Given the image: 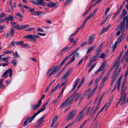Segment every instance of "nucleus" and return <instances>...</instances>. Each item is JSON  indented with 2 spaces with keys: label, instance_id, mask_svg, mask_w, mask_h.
<instances>
[{
  "label": "nucleus",
  "instance_id": "4",
  "mask_svg": "<svg viewBox=\"0 0 128 128\" xmlns=\"http://www.w3.org/2000/svg\"><path fill=\"white\" fill-rule=\"evenodd\" d=\"M125 22L123 20L121 21L120 23L117 28H119L121 33H124L125 30Z\"/></svg>",
  "mask_w": 128,
  "mask_h": 128
},
{
  "label": "nucleus",
  "instance_id": "64",
  "mask_svg": "<svg viewBox=\"0 0 128 128\" xmlns=\"http://www.w3.org/2000/svg\"><path fill=\"white\" fill-rule=\"evenodd\" d=\"M104 57L105 54L104 53H103L99 57L100 58H104Z\"/></svg>",
  "mask_w": 128,
  "mask_h": 128
},
{
  "label": "nucleus",
  "instance_id": "51",
  "mask_svg": "<svg viewBox=\"0 0 128 128\" xmlns=\"http://www.w3.org/2000/svg\"><path fill=\"white\" fill-rule=\"evenodd\" d=\"M6 14L4 13H2L0 14V20L3 17H6Z\"/></svg>",
  "mask_w": 128,
  "mask_h": 128
},
{
  "label": "nucleus",
  "instance_id": "32",
  "mask_svg": "<svg viewBox=\"0 0 128 128\" xmlns=\"http://www.w3.org/2000/svg\"><path fill=\"white\" fill-rule=\"evenodd\" d=\"M45 116H43L41 118H40L37 121V122L38 123H40V124H41L44 122V121L42 120L44 117Z\"/></svg>",
  "mask_w": 128,
  "mask_h": 128
},
{
  "label": "nucleus",
  "instance_id": "1",
  "mask_svg": "<svg viewBox=\"0 0 128 128\" xmlns=\"http://www.w3.org/2000/svg\"><path fill=\"white\" fill-rule=\"evenodd\" d=\"M71 97V96L65 100L61 105L60 108H62L66 105H68L70 107L71 104L73 102V100H72Z\"/></svg>",
  "mask_w": 128,
  "mask_h": 128
},
{
  "label": "nucleus",
  "instance_id": "19",
  "mask_svg": "<svg viewBox=\"0 0 128 128\" xmlns=\"http://www.w3.org/2000/svg\"><path fill=\"white\" fill-rule=\"evenodd\" d=\"M28 39L30 40L36 42V39L35 38L34 35L29 34L28 35Z\"/></svg>",
  "mask_w": 128,
  "mask_h": 128
},
{
  "label": "nucleus",
  "instance_id": "20",
  "mask_svg": "<svg viewBox=\"0 0 128 128\" xmlns=\"http://www.w3.org/2000/svg\"><path fill=\"white\" fill-rule=\"evenodd\" d=\"M127 14V12L125 8H123L122 10V14L120 16V18L122 19V18L124 16H125Z\"/></svg>",
  "mask_w": 128,
  "mask_h": 128
},
{
  "label": "nucleus",
  "instance_id": "33",
  "mask_svg": "<svg viewBox=\"0 0 128 128\" xmlns=\"http://www.w3.org/2000/svg\"><path fill=\"white\" fill-rule=\"evenodd\" d=\"M11 63L14 65V66L16 67L17 64V60H12Z\"/></svg>",
  "mask_w": 128,
  "mask_h": 128
},
{
  "label": "nucleus",
  "instance_id": "48",
  "mask_svg": "<svg viewBox=\"0 0 128 128\" xmlns=\"http://www.w3.org/2000/svg\"><path fill=\"white\" fill-rule=\"evenodd\" d=\"M96 64H93L92 66L90 68V69L88 70V72H90L92 70V69H93L94 67L96 66Z\"/></svg>",
  "mask_w": 128,
  "mask_h": 128
},
{
  "label": "nucleus",
  "instance_id": "9",
  "mask_svg": "<svg viewBox=\"0 0 128 128\" xmlns=\"http://www.w3.org/2000/svg\"><path fill=\"white\" fill-rule=\"evenodd\" d=\"M41 101H38L37 104L34 105H32L31 106V108L33 110H36L38 109L41 104Z\"/></svg>",
  "mask_w": 128,
  "mask_h": 128
},
{
  "label": "nucleus",
  "instance_id": "8",
  "mask_svg": "<svg viewBox=\"0 0 128 128\" xmlns=\"http://www.w3.org/2000/svg\"><path fill=\"white\" fill-rule=\"evenodd\" d=\"M75 52L74 51L68 56H66L64 58L61 62L60 64L59 65V67L60 68L61 67L62 65L65 62L68 60V59L69 58V57L73 55Z\"/></svg>",
  "mask_w": 128,
  "mask_h": 128
},
{
  "label": "nucleus",
  "instance_id": "2",
  "mask_svg": "<svg viewBox=\"0 0 128 128\" xmlns=\"http://www.w3.org/2000/svg\"><path fill=\"white\" fill-rule=\"evenodd\" d=\"M58 68L57 66L54 65L52 66L48 70L47 72V74L48 75L49 77H50L51 76L55 73L56 71H58V70H56V69Z\"/></svg>",
  "mask_w": 128,
  "mask_h": 128
},
{
  "label": "nucleus",
  "instance_id": "61",
  "mask_svg": "<svg viewBox=\"0 0 128 128\" xmlns=\"http://www.w3.org/2000/svg\"><path fill=\"white\" fill-rule=\"evenodd\" d=\"M4 52L5 54H10L11 53H12L13 52L12 51L7 50V51H4Z\"/></svg>",
  "mask_w": 128,
  "mask_h": 128
},
{
  "label": "nucleus",
  "instance_id": "49",
  "mask_svg": "<svg viewBox=\"0 0 128 128\" xmlns=\"http://www.w3.org/2000/svg\"><path fill=\"white\" fill-rule=\"evenodd\" d=\"M111 104V102H106L105 104L104 105V106H105L107 107L108 108L110 106Z\"/></svg>",
  "mask_w": 128,
  "mask_h": 128
},
{
  "label": "nucleus",
  "instance_id": "55",
  "mask_svg": "<svg viewBox=\"0 0 128 128\" xmlns=\"http://www.w3.org/2000/svg\"><path fill=\"white\" fill-rule=\"evenodd\" d=\"M16 15L21 18H23L22 15L20 13H16L15 14Z\"/></svg>",
  "mask_w": 128,
  "mask_h": 128
},
{
  "label": "nucleus",
  "instance_id": "14",
  "mask_svg": "<svg viewBox=\"0 0 128 128\" xmlns=\"http://www.w3.org/2000/svg\"><path fill=\"white\" fill-rule=\"evenodd\" d=\"M96 36L95 35L92 36L90 35L89 36L88 42V45H90L92 44L93 41V39L96 38Z\"/></svg>",
  "mask_w": 128,
  "mask_h": 128
},
{
  "label": "nucleus",
  "instance_id": "46",
  "mask_svg": "<svg viewBox=\"0 0 128 128\" xmlns=\"http://www.w3.org/2000/svg\"><path fill=\"white\" fill-rule=\"evenodd\" d=\"M104 94V93H103L102 94V96H100V98L98 102L97 103V104H98V105H100V103L101 102V101L102 98Z\"/></svg>",
  "mask_w": 128,
  "mask_h": 128
},
{
  "label": "nucleus",
  "instance_id": "56",
  "mask_svg": "<svg viewBox=\"0 0 128 128\" xmlns=\"http://www.w3.org/2000/svg\"><path fill=\"white\" fill-rule=\"evenodd\" d=\"M13 53V55L16 58H18L19 57L18 55V53L17 52H15L14 53Z\"/></svg>",
  "mask_w": 128,
  "mask_h": 128
},
{
  "label": "nucleus",
  "instance_id": "43",
  "mask_svg": "<svg viewBox=\"0 0 128 128\" xmlns=\"http://www.w3.org/2000/svg\"><path fill=\"white\" fill-rule=\"evenodd\" d=\"M101 78V76H100L98 78H97L96 79L94 83V84L96 85L97 84L98 82L100 80Z\"/></svg>",
  "mask_w": 128,
  "mask_h": 128
},
{
  "label": "nucleus",
  "instance_id": "10",
  "mask_svg": "<svg viewBox=\"0 0 128 128\" xmlns=\"http://www.w3.org/2000/svg\"><path fill=\"white\" fill-rule=\"evenodd\" d=\"M120 59L118 58L116 59V61L115 62L114 64V65L115 66H117V67L116 69L114 70L113 72V74L114 75L115 74L117 70L118 69L120 63Z\"/></svg>",
  "mask_w": 128,
  "mask_h": 128
},
{
  "label": "nucleus",
  "instance_id": "6",
  "mask_svg": "<svg viewBox=\"0 0 128 128\" xmlns=\"http://www.w3.org/2000/svg\"><path fill=\"white\" fill-rule=\"evenodd\" d=\"M126 97L124 96H121L119 98V100L118 102L116 104L115 106L116 107L118 104L121 102L120 104L121 105H122L125 104L124 103V100L126 99Z\"/></svg>",
  "mask_w": 128,
  "mask_h": 128
},
{
  "label": "nucleus",
  "instance_id": "54",
  "mask_svg": "<svg viewBox=\"0 0 128 128\" xmlns=\"http://www.w3.org/2000/svg\"><path fill=\"white\" fill-rule=\"evenodd\" d=\"M5 86H4L2 82V81H0V88H5Z\"/></svg>",
  "mask_w": 128,
  "mask_h": 128
},
{
  "label": "nucleus",
  "instance_id": "44",
  "mask_svg": "<svg viewBox=\"0 0 128 128\" xmlns=\"http://www.w3.org/2000/svg\"><path fill=\"white\" fill-rule=\"evenodd\" d=\"M24 43V42L23 41H18L17 42H15V44H16V45H18L19 44H23Z\"/></svg>",
  "mask_w": 128,
  "mask_h": 128
},
{
  "label": "nucleus",
  "instance_id": "45",
  "mask_svg": "<svg viewBox=\"0 0 128 128\" xmlns=\"http://www.w3.org/2000/svg\"><path fill=\"white\" fill-rule=\"evenodd\" d=\"M22 46L24 48H28L29 47V45H28V44H22Z\"/></svg>",
  "mask_w": 128,
  "mask_h": 128
},
{
  "label": "nucleus",
  "instance_id": "29",
  "mask_svg": "<svg viewBox=\"0 0 128 128\" xmlns=\"http://www.w3.org/2000/svg\"><path fill=\"white\" fill-rule=\"evenodd\" d=\"M98 56L97 55H96L95 56H92L90 60L93 62H94L96 61L98 58Z\"/></svg>",
  "mask_w": 128,
  "mask_h": 128
},
{
  "label": "nucleus",
  "instance_id": "40",
  "mask_svg": "<svg viewBox=\"0 0 128 128\" xmlns=\"http://www.w3.org/2000/svg\"><path fill=\"white\" fill-rule=\"evenodd\" d=\"M90 90V88H89L85 92L84 94L83 95L84 96L86 97V96L88 95V94L89 93Z\"/></svg>",
  "mask_w": 128,
  "mask_h": 128
},
{
  "label": "nucleus",
  "instance_id": "59",
  "mask_svg": "<svg viewBox=\"0 0 128 128\" xmlns=\"http://www.w3.org/2000/svg\"><path fill=\"white\" fill-rule=\"evenodd\" d=\"M102 44H101L100 46H98V48L97 49V50H99L100 51L101 50V49H102Z\"/></svg>",
  "mask_w": 128,
  "mask_h": 128
},
{
  "label": "nucleus",
  "instance_id": "25",
  "mask_svg": "<svg viewBox=\"0 0 128 128\" xmlns=\"http://www.w3.org/2000/svg\"><path fill=\"white\" fill-rule=\"evenodd\" d=\"M47 5L48 7L52 8L55 6L56 4L53 2H49L48 4H47Z\"/></svg>",
  "mask_w": 128,
  "mask_h": 128
},
{
  "label": "nucleus",
  "instance_id": "52",
  "mask_svg": "<svg viewBox=\"0 0 128 128\" xmlns=\"http://www.w3.org/2000/svg\"><path fill=\"white\" fill-rule=\"evenodd\" d=\"M92 16V15L91 14H90L89 16H88L87 18H86L84 21H85L86 22Z\"/></svg>",
  "mask_w": 128,
  "mask_h": 128
},
{
  "label": "nucleus",
  "instance_id": "12",
  "mask_svg": "<svg viewBox=\"0 0 128 128\" xmlns=\"http://www.w3.org/2000/svg\"><path fill=\"white\" fill-rule=\"evenodd\" d=\"M106 60H104V61L102 64L101 66L96 71L94 72V74H97L98 73L100 72L102 70V68L104 69V66H106Z\"/></svg>",
  "mask_w": 128,
  "mask_h": 128
},
{
  "label": "nucleus",
  "instance_id": "15",
  "mask_svg": "<svg viewBox=\"0 0 128 128\" xmlns=\"http://www.w3.org/2000/svg\"><path fill=\"white\" fill-rule=\"evenodd\" d=\"M81 95V94L80 93H79L78 94V92L76 93L74 96H73V98H71L72 100H73V101L74 100L76 99L75 100V101L76 102L78 99L80 97Z\"/></svg>",
  "mask_w": 128,
  "mask_h": 128
},
{
  "label": "nucleus",
  "instance_id": "37",
  "mask_svg": "<svg viewBox=\"0 0 128 128\" xmlns=\"http://www.w3.org/2000/svg\"><path fill=\"white\" fill-rule=\"evenodd\" d=\"M69 47L68 46H66L64 47V48H63L62 50H61L62 52H66V51H67L69 50Z\"/></svg>",
  "mask_w": 128,
  "mask_h": 128
},
{
  "label": "nucleus",
  "instance_id": "47",
  "mask_svg": "<svg viewBox=\"0 0 128 128\" xmlns=\"http://www.w3.org/2000/svg\"><path fill=\"white\" fill-rule=\"evenodd\" d=\"M99 105H98V104H97L96 107V108L94 110V112H93L92 114V115L91 119H92V117H93V116L94 114V113H95L96 112V111L97 110L98 108V107L99 106Z\"/></svg>",
  "mask_w": 128,
  "mask_h": 128
},
{
  "label": "nucleus",
  "instance_id": "7",
  "mask_svg": "<svg viewBox=\"0 0 128 128\" xmlns=\"http://www.w3.org/2000/svg\"><path fill=\"white\" fill-rule=\"evenodd\" d=\"M8 73H9L10 77H12V70L11 69H10L6 71L2 76V77H3L4 78H5L7 76Z\"/></svg>",
  "mask_w": 128,
  "mask_h": 128
},
{
  "label": "nucleus",
  "instance_id": "22",
  "mask_svg": "<svg viewBox=\"0 0 128 128\" xmlns=\"http://www.w3.org/2000/svg\"><path fill=\"white\" fill-rule=\"evenodd\" d=\"M58 115H57L53 118L52 120V124L50 126V127H52L54 126L55 122H56L58 120Z\"/></svg>",
  "mask_w": 128,
  "mask_h": 128
},
{
  "label": "nucleus",
  "instance_id": "5",
  "mask_svg": "<svg viewBox=\"0 0 128 128\" xmlns=\"http://www.w3.org/2000/svg\"><path fill=\"white\" fill-rule=\"evenodd\" d=\"M77 112L76 110H72L68 114V116L67 119V120L68 121L72 120Z\"/></svg>",
  "mask_w": 128,
  "mask_h": 128
},
{
  "label": "nucleus",
  "instance_id": "23",
  "mask_svg": "<svg viewBox=\"0 0 128 128\" xmlns=\"http://www.w3.org/2000/svg\"><path fill=\"white\" fill-rule=\"evenodd\" d=\"M5 20L7 21H12L13 20V17L12 15H10L5 18Z\"/></svg>",
  "mask_w": 128,
  "mask_h": 128
},
{
  "label": "nucleus",
  "instance_id": "58",
  "mask_svg": "<svg viewBox=\"0 0 128 128\" xmlns=\"http://www.w3.org/2000/svg\"><path fill=\"white\" fill-rule=\"evenodd\" d=\"M22 26L23 30V29H24L27 28L29 26V25L28 24H24V25H22Z\"/></svg>",
  "mask_w": 128,
  "mask_h": 128
},
{
  "label": "nucleus",
  "instance_id": "57",
  "mask_svg": "<svg viewBox=\"0 0 128 128\" xmlns=\"http://www.w3.org/2000/svg\"><path fill=\"white\" fill-rule=\"evenodd\" d=\"M120 12H118V11L116 12L115 13L114 15L113 16L112 18H114L115 17H116V16H117V15Z\"/></svg>",
  "mask_w": 128,
  "mask_h": 128
},
{
  "label": "nucleus",
  "instance_id": "18",
  "mask_svg": "<svg viewBox=\"0 0 128 128\" xmlns=\"http://www.w3.org/2000/svg\"><path fill=\"white\" fill-rule=\"evenodd\" d=\"M40 112H38V111L36 113H34L32 116L30 117H29L30 118L29 119V121L28 122L29 123H30L34 119L35 117L39 114Z\"/></svg>",
  "mask_w": 128,
  "mask_h": 128
},
{
  "label": "nucleus",
  "instance_id": "3",
  "mask_svg": "<svg viewBox=\"0 0 128 128\" xmlns=\"http://www.w3.org/2000/svg\"><path fill=\"white\" fill-rule=\"evenodd\" d=\"M122 77H120L117 80L115 84L114 85V87L111 91V92H112L116 89V87H117L118 92L120 88V86L121 84V80L122 79Z\"/></svg>",
  "mask_w": 128,
  "mask_h": 128
},
{
  "label": "nucleus",
  "instance_id": "34",
  "mask_svg": "<svg viewBox=\"0 0 128 128\" xmlns=\"http://www.w3.org/2000/svg\"><path fill=\"white\" fill-rule=\"evenodd\" d=\"M42 12H40L39 11H36L33 13V14L35 16L36 15H38V16L42 14Z\"/></svg>",
  "mask_w": 128,
  "mask_h": 128
},
{
  "label": "nucleus",
  "instance_id": "35",
  "mask_svg": "<svg viewBox=\"0 0 128 128\" xmlns=\"http://www.w3.org/2000/svg\"><path fill=\"white\" fill-rule=\"evenodd\" d=\"M11 24L12 26L16 28L18 25L17 23L14 22H11Z\"/></svg>",
  "mask_w": 128,
  "mask_h": 128
},
{
  "label": "nucleus",
  "instance_id": "13",
  "mask_svg": "<svg viewBox=\"0 0 128 128\" xmlns=\"http://www.w3.org/2000/svg\"><path fill=\"white\" fill-rule=\"evenodd\" d=\"M50 100L51 99H50L47 100L45 103L43 105V107L39 109L38 111L40 113L44 111L46 108V106L48 104Z\"/></svg>",
  "mask_w": 128,
  "mask_h": 128
},
{
  "label": "nucleus",
  "instance_id": "63",
  "mask_svg": "<svg viewBox=\"0 0 128 128\" xmlns=\"http://www.w3.org/2000/svg\"><path fill=\"white\" fill-rule=\"evenodd\" d=\"M86 22L85 21H84L83 22V23L82 24L80 27V29H82L83 28L84 26L86 24Z\"/></svg>",
  "mask_w": 128,
  "mask_h": 128
},
{
  "label": "nucleus",
  "instance_id": "26",
  "mask_svg": "<svg viewBox=\"0 0 128 128\" xmlns=\"http://www.w3.org/2000/svg\"><path fill=\"white\" fill-rule=\"evenodd\" d=\"M96 47V45L94 46H90L89 47L87 51V54L90 53V52L94 50Z\"/></svg>",
  "mask_w": 128,
  "mask_h": 128
},
{
  "label": "nucleus",
  "instance_id": "60",
  "mask_svg": "<svg viewBox=\"0 0 128 128\" xmlns=\"http://www.w3.org/2000/svg\"><path fill=\"white\" fill-rule=\"evenodd\" d=\"M75 56H73L71 59L69 61L71 63L72 62L74 61L75 60Z\"/></svg>",
  "mask_w": 128,
  "mask_h": 128
},
{
  "label": "nucleus",
  "instance_id": "30",
  "mask_svg": "<svg viewBox=\"0 0 128 128\" xmlns=\"http://www.w3.org/2000/svg\"><path fill=\"white\" fill-rule=\"evenodd\" d=\"M60 84L57 85L55 87H54L51 90L50 93V94H52L54 91L56 90L57 88L59 87Z\"/></svg>",
  "mask_w": 128,
  "mask_h": 128
},
{
  "label": "nucleus",
  "instance_id": "36",
  "mask_svg": "<svg viewBox=\"0 0 128 128\" xmlns=\"http://www.w3.org/2000/svg\"><path fill=\"white\" fill-rule=\"evenodd\" d=\"M98 86V84H97V86L91 91L90 93L94 95L96 89L97 88Z\"/></svg>",
  "mask_w": 128,
  "mask_h": 128
},
{
  "label": "nucleus",
  "instance_id": "39",
  "mask_svg": "<svg viewBox=\"0 0 128 128\" xmlns=\"http://www.w3.org/2000/svg\"><path fill=\"white\" fill-rule=\"evenodd\" d=\"M87 121V120H84L82 123L80 125L79 128H82L84 126Z\"/></svg>",
  "mask_w": 128,
  "mask_h": 128
},
{
  "label": "nucleus",
  "instance_id": "50",
  "mask_svg": "<svg viewBox=\"0 0 128 128\" xmlns=\"http://www.w3.org/2000/svg\"><path fill=\"white\" fill-rule=\"evenodd\" d=\"M16 28L19 30H23L22 25H18V24Z\"/></svg>",
  "mask_w": 128,
  "mask_h": 128
},
{
  "label": "nucleus",
  "instance_id": "17",
  "mask_svg": "<svg viewBox=\"0 0 128 128\" xmlns=\"http://www.w3.org/2000/svg\"><path fill=\"white\" fill-rule=\"evenodd\" d=\"M37 6L40 5L44 6L47 5V4L44 1V0H37Z\"/></svg>",
  "mask_w": 128,
  "mask_h": 128
},
{
  "label": "nucleus",
  "instance_id": "24",
  "mask_svg": "<svg viewBox=\"0 0 128 128\" xmlns=\"http://www.w3.org/2000/svg\"><path fill=\"white\" fill-rule=\"evenodd\" d=\"M84 117L83 116H80V115H78L76 118L74 119V121L76 122H79L81 119Z\"/></svg>",
  "mask_w": 128,
  "mask_h": 128
},
{
  "label": "nucleus",
  "instance_id": "21",
  "mask_svg": "<svg viewBox=\"0 0 128 128\" xmlns=\"http://www.w3.org/2000/svg\"><path fill=\"white\" fill-rule=\"evenodd\" d=\"M124 22L126 21V30H127L128 28V16H124L122 19Z\"/></svg>",
  "mask_w": 128,
  "mask_h": 128
},
{
  "label": "nucleus",
  "instance_id": "11",
  "mask_svg": "<svg viewBox=\"0 0 128 128\" xmlns=\"http://www.w3.org/2000/svg\"><path fill=\"white\" fill-rule=\"evenodd\" d=\"M73 69L72 68H69L66 72L65 73L64 75L63 76L62 79H66L68 76L70 75L72 72Z\"/></svg>",
  "mask_w": 128,
  "mask_h": 128
},
{
  "label": "nucleus",
  "instance_id": "28",
  "mask_svg": "<svg viewBox=\"0 0 128 128\" xmlns=\"http://www.w3.org/2000/svg\"><path fill=\"white\" fill-rule=\"evenodd\" d=\"M124 34V33H121V35L118 38L117 40V41L118 42V44H119L122 40Z\"/></svg>",
  "mask_w": 128,
  "mask_h": 128
},
{
  "label": "nucleus",
  "instance_id": "53",
  "mask_svg": "<svg viewBox=\"0 0 128 128\" xmlns=\"http://www.w3.org/2000/svg\"><path fill=\"white\" fill-rule=\"evenodd\" d=\"M14 41H12L11 43L9 45L8 48L9 49L11 48L12 46L14 45Z\"/></svg>",
  "mask_w": 128,
  "mask_h": 128
},
{
  "label": "nucleus",
  "instance_id": "27",
  "mask_svg": "<svg viewBox=\"0 0 128 128\" xmlns=\"http://www.w3.org/2000/svg\"><path fill=\"white\" fill-rule=\"evenodd\" d=\"M14 29L12 28H11L10 31V35L11 36H13L14 33Z\"/></svg>",
  "mask_w": 128,
  "mask_h": 128
},
{
  "label": "nucleus",
  "instance_id": "42",
  "mask_svg": "<svg viewBox=\"0 0 128 128\" xmlns=\"http://www.w3.org/2000/svg\"><path fill=\"white\" fill-rule=\"evenodd\" d=\"M29 117H28L26 120L24 122L23 124V126H25L28 124V121L29 120Z\"/></svg>",
  "mask_w": 128,
  "mask_h": 128
},
{
  "label": "nucleus",
  "instance_id": "31",
  "mask_svg": "<svg viewBox=\"0 0 128 128\" xmlns=\"http://www.w3.org/2000/svg\"><path fill=\"white\" fill-rule=\"evenodd\" d=\"M79 78H78L77 79H76V81H75L74 84V85L73 86V88L72 90H73L74 89H75L76 87V86H77V84H78V82L79 80Z\"/></svg>",
  "mask_w": 128,
  "mask_h": 128
},
{
  "label": "nucleus",
  "instance_id": "38",
  "mask_svg": "<svg viewBox=\"0 0 128 128\" xmlns=\"http://www.w3.org/2000/svg\"><path fill=\"white\" fill-rule=\"evenodd\" d=\"M72 0H67L65 2L63 5V7L66 6V5L68 4Z\"/></svg>",
  "mask_w": 128,
  "mask_h": 128
},
{
  "label": "nucleus",
  "instance_id": "62",
  "mask_svg": "<svg viewBox=\"0 0 128 128\" xmlns=\"http://www.w3.org/2000/svg\"><path fill=\"white\" fill-rule=\"evenodd\" d=\"M124 51V50H122V51L120 52V54L118 56V58H119L120 59V58H121V56H122V54H123V52Z\"/></svg>",
  "mask_w": 128,
  "mask_h": 128
},
{
  "label": "nucleus",
  "instance_id": "16",
  "mask_svg": "<svg viewBox=\"0 0 128 128\" xmlns=\"http://www.w3.org/2000/svg\"><path fill=\"white\" fill-rule=\"evenodd\" d=\"M124 84H122L121 87V96H124L126 97V90L125 89H124V90H123L124 88Z\"/></svg>",
  "mask_w": 128,
  "mask_h": 128
},
{
  "label": "nucleus",
  "instance_id": "41",
  "mask_svg": "<svg viewBox=\"0 0 128 128\" xmlns=\"http://www.w3.org/2000/svg\"><path fill=\"white\" fill-rule=\"evenodd\" d=\"M104 69L102 68V71L101 73V74L102 76L104 74L107 69V68L106 67V66H104Z\"/></svg>",
  "mask_w": 128,
  "mask_h": 128
}]
</instances>
